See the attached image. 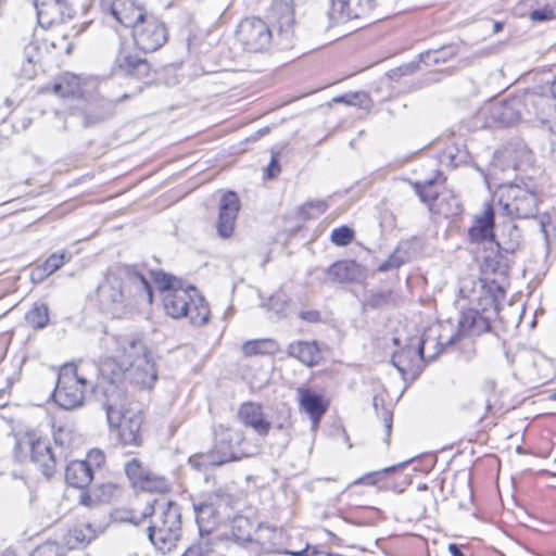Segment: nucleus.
I'll use <instances>...</instances> for the list:
<instances>
[{"label":"nucleus","mask_w":556,"mask_h":556,"mask_svg":"<svg viewBox=\"0 0 556 556\" xmlns=\"http://www.w3.org/2000/svg\"><path fill=\"white\" fill-rule=\"evenodd\" d=\"M97 300L104 311L121 316L136 305L151 304L153 291L141 273L130 266H117L98 286Z\"/></svg>","instance_id":"f257e3e1"},{"label":"nucleus","mask_w":556,"mask_h":556,"mask_svg":"<svg viewBox=\"0 0 556 556\" xmlns=\"http://www.w3.org/2000/svg\"><path fill=\"white\" fill-rule=\"evenodd\" d=\"M142 518L151 517L148 538L161 552H170L177 544L181 532L180 508L164 497L147 502Z\"/></svg>","instance_id":"f03ea898"},{"label":"nucleus","mask_w":556,"mask_h":556,"mask_svg":"<svg viewBox=\"0 0 556 556\" xmlns=\"http://www.w3.org/2000/svg\"><path fill=\"white\" fill-rule=\"evenodd\" d=\"M161 293L164 308L173 318L188 317L197 326L207 321L208 306L194 287L177 288L169 278L164 277Z\"/></svg>","instance_id":"7ed1b4c3"},{"label":"nucleus","mask_w":556,"mask_h":556,"mask_svg":"<svg viewBox=\"0 0 556 556\" xmlns=\"http://www.w3.org/2000/svg\"><path fill=\"white\" fill-rule=\"evenodd\" d=\"M87 388L93 389L92 381L79 374L76 365L65 364L59 371L53 392L54 401L65 409L79 407L84 403V392Z\"/></svg>","instance_id":"20e7f679"},{"label":"nucleus","mask_w":556,"mask_h":556,"mask_svg":"<svg viewBox=\"0 0 556 556\" xmlns=\"http://www.w3.org/2000/svg\"><path fill=\"white\" fill-rule=\"evenodd\" d=\"M14 455L20 462L30 457L46 477L52 476L54 471L55 456L50 442L35 432H25L15 437Z\"/></svg>","instance_id":"39448f33"},{"label":"nucleus","mask_w":556,"mask_h":556,"mask_svg":"<svg viewBox=\"0 0 556 556\" xmlns=\"http://www.w3.org/2000/svg\"><path fill=\"white\" fill-rule=\"evenodd\" d=\"M106 417L110 427L117 428L119 438L124 444L136 445L139 443L142 416L139 412L126 408L123 399L109 400L106 404Z\"/></svg>","instance_id":"423d86ee"},{"label":"nucleus","mask_w":556,"mask_h":556,"mask_svg":"<svg viewBox=\"0 0 556 556\" xmlns=\"http://www.w3.org/2000/svg\"><path fill=\"white\" fill-rule=\"evenodd\" d=\"M485 127H504L525 122L522 98H513L507 101H497L483 108L481 113Z\"/></svg>","instance_id":"0eeeda50"},{"label":"nucleus","mask_w":556,"mask_h":556,"mask_svg":"<svg viewBox=\"0 0 556 556\" xmlns=\"http://www.w3.org/2000/svg\"><path fill=\"white\" fill-rule=\"evenodd\" d=\"M131 28L136 46L144 52L156 51L167 40L165 25L153 15L144 14Z\"/></svg>","instance_id":"6e6552de"},{"label":"nucleus","mask_w":556,"mask_h":556,"mask_svg":"<svg viewBox=\"0 0 556 556\" xmlns=\"http://www.w3.org/2000/svg\"><path fill=\"white\" fill-rule=\"evenodd\" d=\"M488 308L482 307L481 311L477 308L464 309L458 319V329L455 333H459L456 339V344L470 348L471 353H475L472 337L480 336L490 330V316L486 315Z\"/></svg>","instance_id":"1a4fd4ad"},{"label":"nucleus","mask_w":556,"mask_h":556,"mask_svg":"<svg viewBox=\"0 0 556 556\" xmlns=\"http://www.w3.org/2000/svg\"><path fill=\"white\" fill-rule=\"evenodd\" d=\"M522 99L525 122H538L546 126L551 132H556V108L553 100L535 92H527Z\"/></svg>","instance_id":"9d476101"},{"label":"nucleus","mask_w":556,"mask_h":556,"mask_svg":"<svg viewBox=\"0 0 556 556\" xmlns=\"http://www.w3.org/2000/svg\"><path fill=\"white\" fill-rule=\"evenodd\" d=\"M124 469L134 488L147 492H163L166 489L165 480L153 473L137 457L127 460L124 465Z\"/></svg>","instance_id":"9b49d317"},{"label":"nucleus","mask_w":556,"mask_h":556,"mask_svg":"<svg viewBox=\"0 0 556 556\" xmlns=\"http://www.w3.org/2000/svg\"><path fill=\"white\" fill-rule=\"evenodd\" d=\"M271 14L277 27V46L286 49L293 38L294 9L292 0H273Z\"/></svg>","instance_id":"f8f14e48"},{"label":"nucleus","mask_w":556,"mask_h":556,"mask_svg":"<svg viewBox=\"0 0 556 556\" xmlns=\"http://www.w3.org/2000/svg\"><path fill=\"white\" fill-rule=\"evenodd\" d=\"M128 367L122 372H115L112 370L111 381L118 379L121 376H125L131 383L140 388H152L157 379V372L151 356H140L136 358V362H127Z\"/></svg>","instance_id":"ddd939ff"},{"label":"nucleus","mask_w":556,"mask_h":556,"mask_svg":"<svg viewBox=\"0 0 556 556\" xmlns=\"http://www.w3.org/2000/svg\"><path fill=\"white\" fill-rule=\"evenodd\" d=\"M329 18L333 24H343L351 20L367 16L374 8L375 0H331Z\"/></svg>","instance_id":"4468645a"},{"label":"nucleus","mask_w":556,"mask_h":556,"mask_svg":"<svg viewBox=\"0 0 556 556\" xmlns=\"http://www.w3.org/2000/svg\"><path fill=\"white\" fill-rule=\"evenodd\" d=\"M508 202L505 208L517 218H529L538 212V198L532 191L518 186H510L507 190Z\"/></svg>","instance_id":"2eb2a0df"},{"label":"nucleus","mask_w":556,"mask_h":556,"mask_svg":"<svg viewBox=\"0 0 556 556\" xmlns=\"http://www.w3.org/2000/svg\"><path fill=\"white\" fill-rule=\"evenodd\" d=\"M391 361L402 376L416 378L424 368L426 354L420 353L414 343V339L410 338L409 342L403 349L393 353Z\"/></svg>","instance_id":"dca6fc26"},{"label":"nucleus","mask_w":556,"mask_h":556,"mask_svg":"<svg viewBox=\"0 0 556 556\" xmlns=\"http://www.w3.org/2000/svg\"><path fill=\"white\" fill-rule=\"evenodd\" d=\"M437 330L435 327H431L422 333L421 338L414 339L420 353L426 354V359H434L444 350L452 349L459 337V333L445 336L442 332L437 333Z\"/></svg>","instance_id":"f3484780"},{"label":"nucleus","mask_w":556,"mask_h":556,"mask_svg":"<svg viewBox=\"0 0 556 556\" xmlns=\"http://www.w3.org/2000/svg\"><path fill=\"white\" fill-rule=\"evenodd\" d=\"M274 42L269 25L258 18H245V50L250 52L266 51Z\"/></svg>","instance_id":"a211bd4d"},{"label":"nucleus","mask_w":556,"mask_h":556,"mask_svg":"<svg viewBox=\"0 0 556 556\" xmlns=\"http://www.w3.org/2000/svg\"><path fill=\"white\" fill-rule=\"evenodd\" d=\"M113 341L115 344L114 357L117 361L116 366L118 367L116 372H122L125 370L128 367L127 362L132 363L136 362V358H139L141 355H150L147 346L138 338L114 337Z\"/></svg>","instance_id":"6ab92c4d"},{"label":"nucleus","mask_w":556,"mask_h":556,"mask_svg":"<svg viewBox=\"0 0 556 556\" xmlns=\"http://www.w3.org/2000/svg\"><path fill=\"white\" fill-rule=\"evenodd\" d=\"M240 208L239 197L235 192H226L222 195L218 205L217 233L222 238H228L235 230L237 215Z\"/></svg>","instance_id":"aec40b11"},{"label":"nucleus","mask_w":556,"mask_h":556,"mask_svg":"<svg viewBox=\"0 0 556 556\" xmlns=\"http://www.w3.org/2000/svg\"><path fill=\"white\" fill-rule=\"evenodd\" d=\"M467 236L472 243L494 244V210L491 203L485 202L481 213L473 216Z\"/></svg>","instance_id":"412c9836"},{"label":"nucleus","mask_w":556,"mask_h":556,"mask_svg":"<svg viewBox=\"0 0 556 556\" xmlns=\"http://www.w3.org/2000/svg\"><path fill=\"white\" fill-rule=\"evenodd\" d=\"M38 23L48 28L62 22L65 17H72L73 10L64 0H34Z\"/></svg>","instance_id":"4be33fe9"},{"label":"nucleus","mask_w":556,"mask_h":556,"mask_svg":"<svg viewBox=\"0 0 556 556\" xmlns=\"http://www.w3.org/2000/svg\"><path fill=\"white\" fill-rule=\"evenodd\" d=\"M101 5L125 27H132L146 14L134 0H101Z\"/></svg>","instance_id":"5701e85b"},{"label":"nucleus","mask_w":556,"mask_h":556,"mask_svg":"<svg viewBox=\"0 0 556 556\" xmlns=\"http://www.w3.org/2000/svg\"><path fill=\"white\" fill-rule=\"evenodd\" d=\"M296 393L301 409L308 414L313 428H317L321 417L327 412L328 404L324 402L321 395L311 389L299 388Z\"/></svg>","instance_id":"b1692460"},{"label":"nucleus","mask_w":556,"mask_h":556,"mask_svg":"<svg viewBox=\"0 0 556 556\" xmlns=\"http://www.w3.org/2000/svg\"><path fill=\"white\" fill-rule=\"evenodd\" d=\"M510 269L509 258L501 251L500 244L494 242L489 250H485L482 261L484 274L495 275L505 278Z\"/></svg>","instance_id":"393cba45"},{"label":"nucleus","mask_w":556,"mask_h":556,"mask_svg":"<svg viewBox=\"0 0 556 556\" xmlns=\"http://www.w3.org/2000/svg\"><path fill=\"white\" fill-rule=\"evenodd\" d=\"M118 73L142 79L148 77L150 72L149 63L137 55L121 50L115 60Z\"/></svg>","instance_id":"a878e982"},{"label":"nucleus","mask_w":556,"mask_h":556,"mask_svg":"<svg viewBox=\"0 0 556 556\" xmlns=\"http://www.w3.org/2000/svg\"><path fill=\"white\" fill-rule=\"evenodd\" d=\"M287 353L309 367L317 365L321 358L319 348L315 341L292 342L288 345Z\"/></svg>","instance_id":"bb28decb"},{"label":"nucleus","mask_w":556,"mask_h":556,"mask_svg":"<svg viewBox=\"0 0 556 556\" xmlns=\"http://www.w3.org/2000/svg\"><path fill=\"white\" fill-rule=\"evenodd\" d=\"M93 477L94 472L83 460H73L66 466V482L76 489L89 485Z\"/></svg>","instance_id":"cd10ccee"},{"label":"nucleus","mask_w":556,"mask_h":556,"mask_svg":"<svg viewBox=\"0 0 556 556\" xmlns=\"http://www.w3.org/2000/svg\"><path fill=\"white\" fill-rule=\"evenodd\" d=\"M238 459H241V455H238L235 452H224L220 456H217L214 453L193 455L189 458L188 463L191 468L198 471H206L211 466H219L224 463Z\"/></svg>","instance_id":"c85d7f7f"},{"label":"nucleus","mask_w":556,"mask_h":556,"mask_svg":"<svg viewBox=\"0 0 556 556\" xmlns=\"http://www.w3.org/2000/svg\"><path fill=\"white\" fill-rule=\"evenodd\" d=\"M328 275L331 280L337 282H352L359 278L361 268L354 261H341L328 268Z\"/></svg>","instance_id":"c756f323"},{"label":"nucleus","mask_w":556,"mask_h":556,"mask_svg":"<svg viewBox=\"0 0 556 556\" xmlns=\"http://www.w3.org/2000/svg\"><path fill=\"white\" fill-rule=\"evenodd\" d=\"M245 426H250L262 437L267 435L270 430V421L264 417L262 407L254 403H245Z\"/></svg>","instance_id":"7c9ffc66"},{"label":"nucleus","mask_w":556,"mask_h":556,"mask_svg":"<svg viewBox=\"0 0 556 556\" xmlns=\"http://www.w3.org/2000/svg\"><path fill=\"white\" fill-rule=\"evenodd\" d=\"M215 507L211 503L194 505L195 521L201 535L208 534L215 525Z\"/></svg>","instance_id":"2f4dec72"},{"label":"nucleus","mask_w":556,"mask_h":556,"mask_svg":"<svg viewBox=\"0 0 556 556\" xmlns=\"http://www.w3.org/2000/svg\"><path fill=\"white\" fill-rule=\"evenodd\" d=\"M462 212V204L455 194L447 192L440 194L432 213L443 217H452Z\"/></svg>","instance_id":"473e14b6"},{"label":"nucleus","mask_w":556,"mask_h":556,"mask_svg":"<svg viewBox=\"0 0 556 556\" xmlns=\"http://www.w3.org/2000/svg\"><path fill=\"white\" fill-rule=\"evenodd\" d=\"M96 538V531L90 525H81L68 533L67 544L71 548H77L89 544Z\"/></svg>","instance_id":"72a5a7b5"},{"label":"nucleus","mask_w":556,"mask_h":556,"mask_svg":"<svg viewBox=\"0 0 556 556\" xmlns=\"http://www.w3.org/2000/svg\"><path fill=\"white\" fill-rule=\"evenodd\" d=\"M278 345L271 339H260L245 341V356L271 355L276 353Z\"/></svg>","instance_id":"f704fd0d"},{"label":"nucleus","mask_w":556,"mask_h":556,"mask_svg":"<svg viewBox=\"0 0 556 556\" xmlns=\"http://www.w3.org/2000/svg\"><path fill=\"white\" fill-rule=\"evenodd\" d=\"M456 54V48L454 46H445L441 47L437 50H430L425 53H422L421 61L426 65H435L439 63L447 62L450 59L455 56Z\"/></svg>","instance_id":"c9c22d12"},{"label":"nucleus","mask_w":556,"mask_h":556,"mask_svg":"<svg viewBox=\"0 0 556 556\" xmlns=\"http://www.w3.org/2000/svg\"><path fill=\"white\" fill-rule=\"evenodd\" d=\"M434 180L429 179L425 182H416L414 184V189L416 193L419 195L421 202L426 203L432 212L434 210V204L437 203L440 194L433 188Z\"/></svg>","instance_id":"e433bc0d"},{"label":"nucleus","mask_w":556,"mask_h":556,"mask_svg":"<svg viewBox=\"0 0 556 556\" xmlns=\"http://www.w3.org/2000/svg\"><path fill=\"white\" fill-rule=\"evenodd\" d=\"M467 159L468 152L454 146L446 147L440 154V162L453 168L465 164Z\"/></svg>","instance_id":"4c0bfd02"},{"label":"nucleus","mask_w":556,"mask_h":556,"mask_svg":"<svg viewBox=\"0 0 556 556\" xmlns=\"http://www.w3.org/2000/svg\"><path fill=\"white\" fill-rule=\"evenodd\" d=\"M395 302L392 290L370 291L365 301L364 306L372 309L383 308Z\"/></svg>","instance_id":"58836bf2"},{"label":"nucleus","mask_w":556,"mask_h":556,"mask_svg":"<svg viewBox=\"0 0 556 556\" xmlns=\"http://www.w3.org/2000/svg\"><path fill=\"white\" fill-rule=\"evenodd\" d=\"M25 318L34 328L41 329L46 327L49 321L48 306L43 303H35Z\"/></svg>","instance_id":"ea45409f"},{"label":"nucleus","mask_w":556,"mask_h":556,"mask_svg":"<svg viewBox=\"0 0 556 556\" xmlns=\"http://www.w3.org/2000/svg\"><path fill=\"white\" fill-rule=\"evenodd\" d=\"M53 91L61 97H75L79 92V79L66 74L53 86Z\"/></svg>","instance_id":"a19ab883"},{"label":"nucleus","mask_w":556,"mask_h":556,"mask_svg":"<svg viewBox=\"0 0 556 556\" xmlns=\"http://www.w3.org/2000/svg\"><path fill=\"white\" fill-rule=\"evenodd\" d=\"M327 203L323 200L307 201L299 207V214L303 219H314L327 211Z\"/></svg>","instance_id":"79ce46f5"},{"label":"nucleus","mask_w":556,"mask_h":556,"mask_svg":"<svg viewBox=\"0 0 556 556\" xmlns=\"http://www.w3.org/2000/svg\"><path fill=\"white\" fill-rule=\"evenodd\" d=\"M333 101L338 103H345L349 105L358 106L362 109H369L371 105V100L369 96L363 91L346 93L334 98Z\"/></svg>","instance_id":"37998d69"},{"label":"nucleus","mask_w":556,"mask_h":556,"mask_svg":"<svg viewBox=\"0 0 556 556\" xmlns=\"http://www.w3.org/2000/svg\"><path fill=\"white\" fill-rule=\"evenodd\" d=\"M407 463L408 462H404V463L400 464L399 466H392V467L386 468L382 471H374V472L366 473L363 477L354 480L352 482V484L375 485L376 483H378V481L381 479V477L384 473H387L389 471H394L396 468H403L407 465Z\"/></svg>","instance_id":"c03bdc74"},{"label":"nucleus","mask_w":556,"mask_h":556,"mask_svg":"<svg viewBox=\"0 0 556 556\" xmlns=\"http://www.w3.org/2000/svg\"><path fill=\"white\" fill-rule=\"evenodd\" d=\"M407 258L405 253L396 249L384 262L378 266V270L381 273L396 269L406 263Z\"/></svg>","instance_id":"a18cd8bd"},{"label":"nucleus","mask_w":556,"mask_h":556,"mask_svg":"<svg viewBox=\"0 0 556 556\" xmlns=\"http://www.w3.org/2000/svg\"><path fill=\"white\" fill-rule=\"evenodd\" d=\"M330 238L334 244L345 247L353 240L354 231L348 226H341L331 231Z\"/></svg>","instance_id":"49530a36"},{"label":"nucleus","mask_w":556,"mask_h":556,"mask_svg":"<svg viewBox=\"0 0 556 556\" xmlns=\"http://www.w3.org/2000/svg\"><path fill=\"white\" fill-rule=\"evenodd\" d=\"M71 255H66L65 252L53 253L41 264L46 271L51 275L60 269L66 262H68Z\"/></svg>","instance_id":"de8ad7c7"},{"label":"nucleus","mask_w":556,"mask_h":556,"mask_svg":"<svg viewBox=\"0 0 556 556\" xmlns=\"http://www.w3.org/2000/svg\"><path fill=\"white\" fill-rule=\"evenodd\" d=\"M538 5L539 8L531 11L529 14V18L532 22H546L556 17V12L554 9L545 7L542 2Z\"/></svg>","instance_id":"09e8293b"},{"label":"nucleus","mask_w":556,"mask_h":556,"mask_svg":"<svg viewBox=\"0 0 556 556\" xmlns=\"http://www.w3.org/2000/svg\"><path fill=\"white\" fill-rule=\"evenodd\" d=\"M241 532H242V529H241V518L240 517H236L231 525H230V528H229V531H227L225 533V535L231 540L235 544L241 546L242 543H243V539L241 536Z\"/></svg>","instance_id":"8fccbe9b"},{"label":"nucleus","mask_w":556,"mask_h":556,"mask_svg":"<svg viewBox=\"0 0 556 556\" xmlns=\"http://www.w3.org/2000/svg\"><path fill=\"white\" fill-rule=\"evenodd\" d=\"M104 454L100 450H91L85 459H81L84 463L90 467V469L94 472L96 469L101 468L104 463Z\"/></svg>","instance_id":"3c124183"},{"label":"nucleus","mask_w":556,"mask_h":556,"mask_svg":"<svg viewBox=\"0 0 556 556\" xmlns=\"http://www.w3.org/2000/svg\"><path fill=\"white\" fill-rule=\"evenodd\" d=\"M287 308V300L283 294H274L269 298L268 309L275 312L277 315L285 314Z\"/></svg>","instance_id":"603ef678"},{"label":"nucleus","mask_w":556,"mask_h":556,"mask_svg":"<svg viewBox=\"0 0 556 556\" xmlns=\"http://www.w3.org/2000/svg\"><path fill=\"white\" fill-rule=\"evenodd\" d=\"M54 442L63 448L72 446V432L67 428L60 427L54 433Z\"/></svg>","instance_id":"864d4df0"},{"label":"nucleus","mask_w":556,"mask_h":556,"mask_svg":"<svg viewBox=\"0 0 556 556\" xmlns=\"http://www.w3.org/2000/svg\"><path fill=\"white\" fill-rule=\"evenodd\" d=\"M33 556H62L61 547L51 542L40 545Z\"/></svg>","instance_id":"5fc2aeb1"},{"label":"nucleus","mask_w":556,"mask_h":556,"mask_svg":"<svg viewBox=\"0 0 556 556\" xmlns=\"http://www.w3.org/2000/svg\"><path fill=\"white\" fill-rule=\"evenodd\" d=\"M23 58L28 63V65L35 64L39 60L38 46L34 42L26 45L23 50Z\"/></svg>","instance_id":"6e6d98bb"},{"label":"nucleus","mask_w":556,"mask_h":556,"mask_svg":"<svg viewBox=\"0 0 556 556\" xmlns=\"http://www.w3.org/2000/svg\"><path fill=\"white\" fill-rule=\"evenodd\" d=\"M382 420L384 424V431H386V439L384 441L387 444L390 442L391 431H392V422H393V415L392 412L384 409L382 412Z\"/></svg>","instance_id":"4d7b16f0"},{"label":"nucleus","mask_w":556,"mask_h":556,"mask_svg":"<svg viewBox=\"0 0 556 556\" xmlns=\"http://www.w3.org/2000/svg\"><path fill=\"white\" fill-rule=\"evenodd\" d=\"M299 317L307 323L316 324L321 320L320 312L317 309L301 311Z\"/></svg>","instance_id":"13d9d810"},{"label":"nucleus","mask_w":556,"mask_h":556,"mask_svg":"<svg viewBox=\"0 0 556 556\" xmlns=\"http://www.w3.org/2000/svg\"><path fill=\"white\" fill-rule=\"evenodd\" d=\"M280 173V165L275 156L271 157L267 168H266V177L273 179L278 176Z\"/></svg>","instance_id":"bf43d9fd"},{"label":"nucleus","mask_w":556,"mask_h":556,"mask_svg":"<svg viewBox=\"0 0 556 556\" xmlns=\"http://www.w3.org/2000/svg\"><path fill=\"white\" fill-rule=\"evenodd\" d=\"M48 276H49V274L46 271V269H45V267L42 265L37 266L31 271V279H33V281L40 282V281H42Z\"/></svg>","instance_id":"052dcab7"},{"label":"nucleus","mask_w":556,"mask_h":556,"mask_svg":"<svg viewBox=\"0 0 556 556\" xmlns=\"http://www.w3.org/2000/svg\"><path fill=\"white\" fill-rule=\"evenodd\" d=\"M269 130H270L269 127H267V126L263 127V128L258 129L255 135H251L249 137H245V142H248V141H255L260 137L267 135L269 132Z\"/></svg>","instance_id":"680f3d73"},{"label":"nucleus","mask_w":556,"mask_h":556,"mask_svg":"<svg viewBox=\"0 0 556 556\" xmlns=\"http://www.w3.org/2000/svg\"><path fill=\"white\" fill-rule=\"evenodd\" d=\"M448 552L452 556H465L456 544H450Z\"/></svg>","instance_id":"e2e57ef3"},{"label":"nucleus","mask_w":556,"mask_h":556,"mask_svg":"<svg viewBox=\"0 0 556 556\" xmlns=\"http://www.w3.org/2000/svg\"><path fill=\"white\" fill-rule=\"evenodd\" d=\"M536 1V4H541V2L545 5V7H549L551 9H554L555 12H556V0H535Z\"/></svg>","instance_id":"0e129e2a"},{"label":"nucleus","mask_w":556,"mask_h":556,"mask_svg":"<svg viewBox=\"0 0 556 556\" xmlns=\"http://www.w3.org/2000/svg\"><path fill=\"white\" fill-rule=\"evenodd\" d=\"M113 366V362H106L100 367V371L102 375H105L108 369Z\"/></svg>","instance_id":"69168bd1"},{"label":"nucleus","mask_w":556,"mask_h":556,"mask_svg":"<svg viewBox=\"0 0 556 556\" xmlns=\"http://www.w3.org/2000/svg\"><path fill=\"white\" fill-rule=\"evenodd\" d=\"M503 157H509L511 154L510 148L506 147L502 151L498 152Z\"/></svg>","instance_id":"338daca9"},{"label":"nucleus","mask_w":556,"mask_h":556,"mask_svg":"<svg viewBox=\"0 0 556 556\" xmlns=\"http://www.w3.org/2000/svg\"><path fill=\"white\" fill-rule=\"evenodd\" d=\"M551 92L553 94V98L556 99V79L552 81L551 84Z\"/></svg>","instance_id":"774afa93"}]
</instances>
